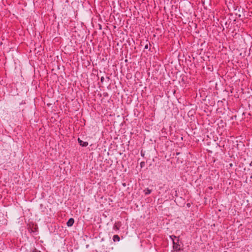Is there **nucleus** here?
<instances>
[{
	"mask_svg": "<svg viewBox=\"0 0 252 252\" xmlns=\"http://www.w3.org/2000/svg\"><path fill=\"white\" fill-rule=\"evenodd\" d=\"M113 240L114 241H120V237L118 235H115L113 236Z\"/></svg>",
	"mask_w": 252,
	"mask_h": 252,
	"instance_id": "obj_3",
	"label": "nucleus"
},
{
	"mask_svg": "<svg viewBox=\"0 0 252 252\" xmlns=\"http://www.w3.org/2000/svg\"><path fill=\"white\" fill-rule=\"evenodd\" d=\"M145 194H149L151 193V190L148 189H147L144 190Z\"/></svg>",
	"mask_w": 252,
	"mask_h": 252,
	"instance_id": "obj_5",
	"label": "nucleus"
},
{
	"mask_svg": "<svg viewBox=\"0 0 252 252\" xmlns=\"http://www.w3.org/2000/svg\"><path fill=\"white\" fill-rule=\"evenodd\" d=\"M145 48H148V45H146L145 47Z\"/></svg>",
	"mask_w": 252,
	"mask_h": 252,
	"instance_id": "obj_6",
	"label": "nucleus"
},
{
	"mask_svg": "<svg viewBox=\"0 0 252 252\" xmlns=\"http://www.w3.org/2000/svg\"><path fill=\"white\" fill-rule=\"evenodd\" d=\"M78 141L80 145L83 147H86L88 145V143L87 142L83 141L80 138L78 139Z\"/></svg>",
	"mask_w": 252,
	"mask_h": 252,
	"instance_id": "obj_1",
	"label": "nucleus"
},
{
	"mask_svg": "<svg viewBox=\"0 0 252 252\" xmlns=\"http://www.w3.org/2000/svg\"><path fill=\"white\" fill-rule=\"evenodd\" d=\"M119 227H120L119 224L117 223H116L113 227V228H114V229L117 230L119 229Z\"/></svg>",
	"mask_w": 252,
	"mask_h": 252,
	"instance_id": "obj_4",
	"label": "nucleus"
},
{
	"mask_svg": "<svg viewBox=\"0 0 252 252\" xmlns=\"http://www.w3.org/2000/svg\"><path fill=\"white\" fill-rule=\"evenodd\" d=\"M74 219L72 218H70L67 221L66 224L68 226H71L74 223Z\"/></svg>",
	"mask_w": 252,
	"mask_h": 252,
	"instance_id": "obj_2",
	"label": "nucleus"
}]
</instances>
